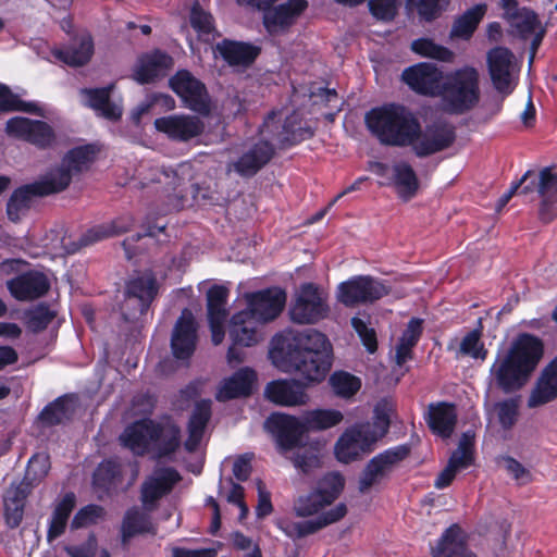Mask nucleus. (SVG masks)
<instances>
[{
  "mask_svg": "<svg viewBox=\"0 0 557 557\" xmlns=\"http://www.w3.org/2000/svg\"><path fill=\"white\" fill-rule=\"evenodd\" d=\"M269 357L277 369L296 372L308 384L319 383L331 370L332 345L317 330H285L272 338Z\"/></svg>",
  "mask_w": 557,
  "mask_h": 557,
  "instance_id": "f257e3e1",
  "label": "nucleus"
},
{
  "mask_svg": "<svg viewBox=\"0 0 557 557\" xmlns=\"http://www.w3.org/2000/svg\"><path fill=\"white\" fill-rule=\"evenodd\" d=\"M544 356V344L537 336L521 333L507 349L497 351L490 368L491 383L505 394L520 391L530 381Z\"/></svg>",
  "mask_w": 557,
  "mask_h": 557,
  "instance_id": "f03ea898",
  "label": "nucleus"
},
{
  "mask_svg": "<svg viewBox=\"0 0 557 557\" xmlns=\"http://www.w3.org/2000/svg\"><path fill=\"white\" fill-rule=\"evenodd\" d=\"M364 122L369 132L385 146L408 147L420 133V122L405 106L388 103L371 109Z\"/></svg>",
  "mask_w": 557,
  "mask_h": 557,
  "instance_id": "7ed1b4c3",
  "label": "nucleus"
},
{
  "mask_svg": "<svg viewBox=\"0 0 557 557\" xmlns=\"http://www.w3.org/2000/svg\"><path fill=\"white\" fill-rule=\"evenodd\" d=\"M392 408L386 403L374 407L372 421L359 422L349 426L335 444L338 461L349 463L371 453L391 426Z\"/></svg>",
  "mask_w": 557,
  "mask_h": 557,
  "instance_id": "20e7f679",
  "label": "nucleus"
},
{
  "mask_svg": "<svg viewBox=\"0 0 557 557\" xmlns=\"http://www.w3.org/2000/svg\"><path fill=\"white\" fill-rule=\"evenodd\" d=\"M440 96L443 108L450 114H463L480 100V75L476 69L466 65L448 73Z\"/></svg>",
  "mask_w": 557,
  "mask_h": 557,
  "instance_id": "39448f33",
  "label": "nucleus"
},
{
  "mask_svg": "<svg viewBox=\"0 0 557 557\" xmlns=\"http://www.w3.org/2000/svg\"><path fill=\"white\" fill-rule=\"evenodd\" d=\"M70 185V176L61 170H50L40 180L16 188L7 203L11 221L17 222L30 208L34 198L57 194Z\"/></svg>",
  "mask_w": 557,
  "mask_h": 557,
  "instance_id": "423d86ee",
  "label": "nucleus"
},
{
  "mask_svg": "<svg viewBox=\"0 0 557 557\" xmlns=\"http://www.w3.org/2000/svg\"><path fill=\"white\" fill-rule=\"evenodd\" d=\"M228 337L227 362L238 364L245 359L244 348L256 346L263 339L261 323L251 317L250 311L236 312L230 321Z\"/></svg>",
  "mask_w": 557,
  "mask_h": 557,
  "instance_id": "0eeeda50",
  "label": "nucleus"
},
{
  "mask_svg": "<svg viewBox=\"0 0 557 557\" xmlns=\"http://www.w3.org/2000/svg\"><path fill=\"white\" fill-rule=\"evenodd\" d=\"M499 3L504 10V17L511 28V34L523 40L531 38L530 62H532L545 36V27L534 11L520 8L516 0H499Z\"/></svg>",
  "mask_w": 557,
  "mask_h": 557,
  "instance_id": "6e6552de",
  "label": "nucleus"
},
{
  "mask_svg": "<svg viewBox=\"0 0 557 557\" xmlns=\"http://www.w3.org/2000/svg\"><path fill=\"white\" fill-rule=\"evenodd\" d=\"M409 453L410 447L408 445H398L385 449L371 458L359 476V492L362 494L369 493L372 488L383 483L393 472L394 468L407 458Z\"/></svg>",
  "mask_w": 557,
  "mask_h": 557,
  "instance_id": "1a4fd4ad",
  "label": "nucleus"
},
{
  "mask_svg": "<svg viewBox=\"0 0 557 557\" xmlns=\"http://www.w3.org/2000/svg\"><path fill=\"white\" fill-rule=\"evenodd\" d=\"M345 479L339 472H330L321 478L317 487L306 496H300L294 511L298 517H309L331 505L342 494Z\"/></svg>",
  "mask_w": 557,
  "mask_h": 557,
  "instance_id": "9d476101",
  "label": "nucleus"
},
{
  "mask_svg": "<svg viewBox=\"0 0 557 557\" xmlns=\"http://www.w3.org/2000/svg\"><path fill=\"white\" fill-rule=\"evenodd\" d=\"M158 293L152 275H141L126 284L121 314L126 322H135L146 313Z\"/></svg>",
  "mask_w": 557,
  "mask_h": 557,
  "instance_id": "9b49d317",
  "label": "nucleus"
},
{
  "mask_svg": "<svg viewBox=\"0 0 557 557\" xmlns=\"http://www.w3.org/2000/svg\"><path fill=\"white\" fill-rule=\"evenodd\" d=\"M278 112L271 111L264 119L259 128L262 137L276 140L281 145H296L313 136L310 126L302 125V119L299 113L293 112L288 115L282 126L278 125Z\"/></svg>",
  "mask_w": 557,
  "mask_h": 557,
  "instance_id": "f8f14e48",
  "label": "nucleus"
},
{
  "mask_svg": "<svg viewBox=\"0 0 557 557\" xmlns=\"http://www.w3.org/2000/svg\"><path fill=\"white\" fill-rule=\"evenodd\" d=\"M326 297L313 283L302 284L290 306V319L299 324H313L327 317Z\"/></svg>",
  "mask_w": 557,
  "mask_h": 557,
  "instance_id": "ddd939ff",
  "label": "nucleus"
},
{
  "mask_svg": "<svg viewBox=\"0 0 557 557\" xmlns=\"http://www.w3.org/2000/svg\"><path fill=\"white\" fill-rule=\"evenodd\" d=\"M388 292V287L380 280L370 275H357L338 285L336 297L345 307L352 308L379 300Z\"/></svg>",
  "mask_w": 557,
  "mask_h": 557,
  "instance_id": "4468645a",
  "label": "nucleus"
},
{
  "mask_svg": "<svg viewBox=\"0 0 557 557\" xmlns=\"http://www.w3.org/2000/svg\"><path fill=\"white\" fill-rule=\"evenodd\" d=\"M170 87L183 100L191 111L208 114L210 101L203 83L196 78L189 71L181 70L170 78Z\"/></svg>",
  "mask_w": 557,
  "mask_h": 557,
  "instance_id": "2eb2a0df",
  "label": "nucleus"
},
{
  "mask_svg": "<svg viewBox=\"0 0 557 557\" xmlns=\"http://www.w3.org/2000/svg\"><path fill=\"white\" fill-rule=\"evenodd\" d=\"M181 480V474L172 467L156 468L140 487V500L145 511L154 510L158 502L170 494Z\"/></svg>",
  "mask_w": 557,
  "mask_h": 557,
  "instance_id": "dca6fc26",
  "label": "nucleus"
},
{
  "mask_svg": "<svg viewBox=\"0 0 557 557\" xmlns=\"http://www.w3.org/2000/svg\"><path fill=\"white\" fill-rule=\"evenodd\" d=\"M9 136L25 140L39 148L51 147L55 140L52 127L38 120H30L23 116L11 117L5 125Z\"/></svg>",
  "mask_w": 557,
  "mask_h": 557,
  "instance_id": "f3484780",
  "label": "nucleus"
},
{
  "mask_svg": "<svg viewBox=\"0 0 557 557\" xmlns=\"http://www.w3.org/2000/svg\"><path fill=\"white\" fill-rule=\"evenodd\" d=\"M265 428L275 438L281 450L286 451L299 445L305 428L304 417L297 418L286 413H272L265 420Z\"/></svg>",
  "mask_w": 557,
  "mask_h": 557,
  "instance_id": "a211bd4d",
  "label": "nucleus"
},
{
  "mask_svg": "<svg viewBox=\"0 0 557 557\" xmlns=\"http://www.w3.org/2000/svg\"><path fill=\"white\" fill-rule=\"evenodd\" d=\"M247 308L251 317H255L261 324L274 320L282 312L286 294L277 287L267 288L256 293L245 295Z\"/></svg>",
  "mask_w": 557,
  "mask_h": 557,
  "instance_id": "6ab92c4d",
  "label": "nucleus"
},
{
  "mask_svg": "<svg viewBox=\"0 0 557 557\" xmlns=\"http://www.w3.org/2000/svg\"><path fill=\"white\" fill-rule=\"evenodd\" d=\"M488 73L495 89L507 96L515 89L512 72L515 55L506 47H495L487 52Z\"/></svg>",
  "mask_w": 557,
  "mask_h": 557,
  "instance_id": "aec40b11",
  "label": "nucleus"
},
{
  "mask_svg": "<svg viewBox=\"0 0 557 557\" xmlns=\"http://www.w3.org/2000/svg\"><path fill=\"white\" fill-rule=\"evenodd\" d=\"M401 78L418 94L440 96L445 77L437 65L422 62L406 69Z\"/></svg>",
  "mask_w": 557,
  "mask_h": 557,
  "instance_id": "412c9836",
  "label": "nucleus"
},
{
  "mask_svg": "<svg viewBox=\"0 0 557 557\" xmlns=\"http://www.w3.org/2000/svg\"><path fill=\"white\" fill-rule=\"evenodd\" d=\"M455 138V131L450 125L434 123L428 125L423 131L420 127L419 135L409 146L417 157L423 158L448 148Z\"/></svg>",
  "mask_w": 557,
  "mask_h": 557,
  "instance_id": "4be33fe9",
  "label": "nucleus"
},
{
  "mask_svg": "<svg viewBox=\"0 0 557 557\" xmlns=\"http://www.w3.org/2000/svg\"><path fill=\"white\" fill-rule=\"evenodd\" d=\"M157 131L175 141H188L205 131V123L196 115L173 114L154 120Z\"/></svg>",
  "mask_w": 557,
  "mask_h": 557,
  "instance_id": "5701e85b",
  "label": "nucleus"
},
{
  "mask_svg": "<svg viewBox=\"0 0 557 557\" xmlns=\"http://www.w3.org/2000/svg\"><path fill=\"white\" fill-rule=\"evenodd\" d=\"M196 345V322L191 312L188 309H184L173 327L171 336L173 356L178 360H187L194 354Z\"/></svg>",
  "mask_w": 557,
  "mask_h": 557,
  "instance_id": "b1692460",
  "label": "nucleus"
},
{
  "mask_svg": "<svg viewBox=\"0 0 557 557\" xmlns=\"http://www.w3.org/2000/svg\"><path fill=\"white\" fill-rule=\"evenodd\" d=\"M307 384L295 380H276L267 384L265 397L273 404L284 407H298L308 404Z\"/></svg>",
  "mask_w": 557,
  "mask_h": 557,
  "instance_id": "393cba45",
  "label": "nucleus"
},
{
  "mask_svg": "<svg viewBox=\"0 0 557 557\" xmlns=\"http://www.w3.org/2000/svg\"><path fill=\"white\" fill-rule=\"evenodd\" d=\"M347 513V507L344 503L337 504L332 509L323 512L315 519L306 521H282L280 523L281 530L289 537L300 539L309 534L335 523L343 519Z\"/></svg>",
  "mask_w": 557,
  "mask_h": 557,
  "instance_id": "a878e982",
  "label": "nucleus"
},
{
  "mask_svg": "<svg viewBox=\"0 0 557 557\" xmlns=\"http://www.w3.org/2000/svg\"><path fill=\"white\" fill-rule=\"evenodd\" d=\"M7 286L15 299L28 301L44 296L50 288V282L45 273L28 271L9 280Z\"/></svg>",
  "mask_w": 557,
  "mask_h": 557,
  "instance_id": "bb28decb",
  "label": "nucleus"
},
{
  "mask_svg": "<svg viewBox=\"0 0 557 557\" xmlns=\"http://www.w3.org/2000/svg\"><path fill=\"white\" fill-rule=\"evenodd\" d=\"M274 147L269 139H262L250 146L236 161L233 170L243 177H251L258 173L273 157Z\"/></svg>",
  "mask_w": 557,
  "mask_h": 557,
  "instance_id": "cd10ccee",
  "label": "nucleus"
},
{
  "mask_svg": "<svg viewBox=\"0 0 557 557\" xmlns=\"http://www.w3.org/2000/svg\"><path fill=\"white\" fill-rule=\"evenodd\" d=\"M114 85L100 88H82L79 95L84 106L92 109L98 115L116 121L122 116V107L111 101V92Z\"/></svg>",
  "mask_w": 557,
  "mask_h": 557,
  "instance_id": "c85d7f7f",
  "label": "nucleus"
},
{
  "mask_svg": "<svg viewBox=\"0 0 557 557\" xmlns=\"http://www.w3.org/2000/svg\"><path fill=\"white\" fill-rule=\"evenodd\" d=\"M156 422L150 419L135 421L120 435L121 444L137 456L145 455L152 445Z\"/></svg>",
  "mask_w": 557,
  "mask_h": 557,
  "instance_id": "c756f323",
  "label": "nucleus"
},
{
  "mask_svg": "<svg viewBox=\"0 0 557 557\" xmlns=\"http://www.w3.org/2000/svg\"><path fill=\"white\" fill-rule=\"evenodd\" d=\"M307 7L308 2L306 0H287L264 13V26L269 33H277L294 24Z\"/></svg>",
  "mask_w": 557,
  "mask_h": 557,
  "instance_id": "7c9ffc66",
  "label": "nucleus"
},
{
  "mask_svg": "<svg viewBox=\"0 0 557 557\" xmlns=\"http://www.w3.org/2000/svg\"><path fill=\"white\" fill-rule=\"evenodd\" d=\"M257 374L251 368L245 367L232 376L224 379L216 392V399L225 401L234 398L249 396L252 392Z\"/></svg>",
  "mask_w": 557,
  "mask_h": 557,
  "instance_id": "2f4dec72",
  "label": "nucleus"
},
{
  "mask_svg": "<svg viewBox=\"0 0 557 557\" xmlns=\"http://www.w3.org/2000/svg\"><path fill=\"white\" fill-rule=\"evenodd\" d=\"M557 397V356L542 370L530 396L528 407L535 408Z\"/></svg>",
  "mask_w": 557,
  "mask_h": 557,
  "instance_id": "473e14b6",
  "label": "nucleus"
},
{
  "mask_svg": "<svg viewBox=\"0 0 557 557\" xmlns=\"http://www.w3.org/2000/svg\"><path fill=\"white\" fill-rule=\"evenodd\" d=\"M425 419L433 433L447 438L453 434L456 426V407L448 403L431 404Z\"/></svg>",
  "mask_w": 557,
  "mask_h": 557,
  "instance_id": "72a5a7b5",
  "label": "nucleus"
},
{
  "mask_svg": "<svg viewBox=\"0 0 557 557\" xmlns=\"http://www.w3.org/2000/svg\"><path fill=\"white\" fill-rule=\"evenodd\" d=\"M173 64V59L165 52L156 50L143 55L134 71V78L140 84L152 82L163 75Z\"/></svg>",
  "mask_w": 557,
  "mask_h": 557,
  "instance_id": "f704fd0d",
  "label": "nucleus"
},
{
  "mask_svg": "<svg viewBox=\"0 0 557 557\" xmlns=\"http://www.w3.org/2000/svg\"><path fill=\"white\" fill-rule=\"evenodd\" d=\"M260 49L250 44L224 39L214 47L219 54L230 65H249L258 57Z\"/></svg>",
  "mask_w": 557,
  "mask_h": 557,
  "instance_id": "c9c22d12",
  "label": "nucleus"
},
{
  "mask_svg": "<svg viewBox=\"0 0 557 557\" xmlns=\"http://www.w3.org/2000/svg\"><path fill=\"white\" fill-rule=\"evenodd\" d=\"M76 505V496L73 492H67L54 504L51 517L48 521L47 541L53 542L60 537L66 529L69 518Z\"/></svg>",
  "mask_w": 557,
  "mask_h": 557,
  "instance_id": "e433bc0d",
  "label": "nucleus"
},
{
  "mask_svg": "<svg viewBox=\"0 0 557 557\" xmlns=\"http://www.w3.org/2000/svg\"><path fill=\"white\" fill-rule=\"evenodd\" d=\"M134 220L131 216H121L110 223H103L99 225H95L89 228L82 237L78 246H75L71 249L66 248V252L73 253L79 247L87 246L102 239L109 238L111 236L120 235L122 233L127 232L133 225Z\"/></svg>",
  "mask_w": 557,
  "mask_h": 557,
  "instance_id": "4c0bfd02",
  "label": "nucleus"
},
{
  "mask_svg": "<svg viewBox=\"0 0 557 557\" xmlns=\"http://www.w3.org/2000/svg\"><path fill=\"white\" fill-rule=\"evenodd\" d=\"M522 194L536 193L540 199L557 200V172L546 166L535 172L521 188Z\"/></svg>",
  "mask_w": 557,
  "mask_h": 557,
  "instance_id": "58836bf2",
  "label": "nucleus"
},
{
  "mask_svg": "<svg viewBox=\"0 0 557 557\" xmlns=\"http://www.w3.org/2000/svg\"><path fill=\"white\" fill-rule=\"evenodd\" d=\"M156 434H153L151 448L158 458L172 455L181 445V430L170 421L154 424Z\"/></svg>",
  "mask_w": 557,
  "mask_h": 557,
  "instance_id": "ea45409f",
  "label": "nucleus"
},
{
  "mask_svg": "<svg viewBox=\"0 0 557 557\" xmlns=\"http://www.w3.org/2000/svg\"><path fill=\"white\" fill-rule=\"evenodd\" d=\"M122 467L115 459H107L98 465L92 475L96 491L110 494L122 485Z\"/></svg>",
  "mask_w": 557,
  "mask_h": 557,
  "instance_id": "a19ab883",
  "label": "nucleus"
},
{
  "mask_svg": "<svg viewBox=\"0 0 557 557\" xmlns=\"http://www.w3.org/2000/svg\"><path fill=\"white\" fill-rule=\"evenodd\" d=\"M94 53V42L90 35H82L69 47L57 49L53 55L70 66H82L86 64Z\"/></svg>",
  "mask_w": 557,
  "mask_h": 557,
  "instance_id": "79ce46f5",
  "label": "nucleus"
},
{
  "mask_svg": "<svg viewBox=\"0 0 557 557\" xmlns=\"http://www.w3.org/2000/svg\"><path fill=\"white\" fill-rule=\"evenodd\" d=\"M487 7L479 3L457 16L451 25V39L469 40L486 13Z\"/></svg>",
  "mask_w": 557,
  "mask_h": 557,
  "instance_id": "37998d69",
  "label": "nucleus"
},
{
  "mask_svg": "<svg viewBox=\"0 0 557 557\" xmlns=\"http://www.w3.org/2000/svg\"><path fill=\"white\" fill-rule=\"evenodd\" d=\"M392 186L404 200L411 199L419 188V181L412 166L406 161H398L392 165Z\"/></svg>",
  "mask_w": 557,
  "mask_h": 557,
  "instance_id": "c03bdc74",
  "label": "nucleus"
},
{
  "mask_svg": "<svg viewBox=\"0 0 557 557\" xmlns=\"http://www.w3.org/2000/svg\"><path fill=\"white\" fill-rule=\"evenodd\" d=\"M210 417L211 401H198L188 422V438L184 444L186 450L194 451L197 449Z\"/></svg>",
  "mask_w": 557,
  "mask_h": 557,
  "instance_id": "a18cd8bd",
  "label": "nucleus"
},
{
  "mask_svg": "<svg viewBox=\"0 0 557 557\" xmlns=\"http://www.w3.org/2000/svg\"><path fill=\"white\" fill-rule=\"evenodd\" d=\"M457 524L450 525L443 533L432 557H475L469 553Z\"/></svg>",
  "mask_w": 557,
  "mask_h": 557,
  "instance_id": "49530a36",
  "label": "nucleus"
},
{
  "mask_svg": "<svg viewBox=\"0 0 557 557\" xmlns=\"http://www.w3.org/2000/svg\"><path fill=\"white\" fill-rule=\"evenodd\" d=\"M97 152L98 148L96 145L76 147L70 150L63 158L61 165L53 170H61L67 173L71 182L73 173L87 169L94 161Z\"/></svg>",
  "mask_w": 557,
  "mask_h": 557,
  "instance_id": "de8ad7c7",
  "label": "nucleus"
},
{
  "mask_svg": "<svg viewBox=\"0 0 557 557\" xmlns=\"http://www.w3.org/2000/svg\"><path fill=\"white\" fill-rule=\"evenodd\" d=\"M149 511H141L134 507L126 511L122 524V540L125 543L129 537L138 533L153 532L154 528L151 522Z\"/></svg>",
  "mask_w": 557,
  "mask_h": 557,
  "instance_id": "09e8293b",
  "label": "nucleus"
},
{
  "mask_svg": "<svg viewBox=\"0 0 557 557\" xmlns=\"http://www.w3.org/2000/svg\"><path fill=\"white\" fill-rule=\"evenodd\" d=\"M26 495L20 486L11 487L4 497V519L9 528L20 525L24 516Z\"/></svg>",
  "mask_w": 557,
  "mask_h": 557,
  "instance_id": "8fccbe9b",
  "label": "nucleus"
},
{
  "mask_svg": "<svg viewBox=\"0 0 557 557\" xmlns=\"http://www.w3.org/2000/svg\"><path fill=\"white\" fill-rule=\"evenodd\" d=\"M308 431H322L333 428L343 421V413L336 409H314L302 414Z\"/></svg>",
  "mask_w": 557,
  "mask_h": 557,
  "instance_id": "3c124183",
  "label": "nucleus"
},
{
  "mask_svg": "<svg viewBox=\"0 0 557 557\" xmlns=\"http://www.w3.org/2000/svg\"><path fill=\"white\" fill-rule=\"evenodd\" d=\"M483 331V320L479 318L476 326L467 333L460 342L459 352L463 356H469L473 359L484 360L487 356V350L481 341Z\"/></svg>",
  "mask_w": 557,
  "mask_h": 557,
  "instance_id": "603ef678",
  "label": "nucleus"
},
{
  "mask_svg": "<svg viewBox=\"0 0 557 557\" xmlns=\"http://www.w3.org/2000/svg\"><path fill=\"white\" fill-rule=\"evenodd\" d=\"M228 289L222 285H213L207 292L208 319H226Z\"/></svg>",
  "mask_w": 557,
  "mask_h": 557,
  "instance_id": "864d4df0",
  "label": "nucleus"
},
{
  "mask_svg": "<svg viewBox=\"0 0 557 557\" xmlns=\"http://www.w3.org/2000/svg\"><path fill=\"white\" fill-rule=\"evenodd\" d=\"M330 384L338 397L351 398L361 388V380L348 372L336 371L330 376Z\"/></svg>",
  "mask_w": 557,
  "mask_h": 557,
  "instance_id": "5fc2aeb1",
  "label": "nucleus"
},
{
  "mask_svg": "<svg viewBox=\"0 0 557 557\" xmlns=\"http://www.w3.org/2000/svg\"><path fill=\"white\" fill-rule=\"evenodd\" d=\"M23 111L27 113H40L36 102H26L14 95L11 89L0 83V112Z\"/></svg>",
  "mask_w": 557,
  "mask_h": 557,
  "instance_id": "6e6d98bb",
  "label": "nucleus"
},
{
  "mask_svg": "<svg viewBox=\"0 0 557 557\" xmlns=\"http://www.w3.org/2000/svg\"><path fill=\"white\" fill-rule=\"evenodd\" d=\"M72 414L71 401L60 397L47 405L40 412V420L48 425H55L69 420Z\"/></svg>",
  "mask_w": 557,
  "mask_h": 557,
  "instance_id": "4d7b16f0",
  "label": "nucleus"
},
{
  "mask_svg": "<svg viewBox=\"0 0 557 557\" xmlns=\"http://www.w3.org/2000/svg\"><path fill=\"white\" fill-rule=\"evenodd\" d=\"M473 460L474 456L472 436L465 433L459 441L458 447L453 451L448 460V465L454 467V469L458 472L470 467Z\"/></svg>",
  "mask_w": 557,
  "mask_h": 557,
  "instance_id": "13d9d810",
  "label": "nucleus"
},
{
  "mask_svg": "<svg viewBox=\"0 0 557 557\" xmlns=\"http://www.w3.org/2000/svg\"><path fill=\"white\" fill-rule=\"evenodd\" d=\"M190 24L198 33V36L205 41H209L214 38L213 17L198 4H195L191 8Z\"/></svg>",
  "mask_w": 557,
  "mask_h": 557,
  "instance_id": "bf43d9fd",
  "label": "nucleus"
},
{
  "mask_svg": "<svg viewBox=\"0 0 557 557\" xmlns=\"http://www.w3.org/2000/svg\"><path fill=\"white\" fill-rule=\"evenodd\" d=\"M411 49L416 53L432 58L441 61H447L451 58V51L447 48L436 45L433 40L428 38H420L417 40H413L411 44Z\"/></svg>",
  "mask_w": 557,
  "mask_h": 557,
  "instance_id": "052dcab7",
  "label": "nucleus"
},
{
  "mask_svg": "<svg viewBox=\"0 0 557 557\" xmlns=\"http://www.w3.org/2000/svg\"><path fill=\"white\" fill-rule=\"evenodd\" d=\"M55 312L46 305H38L26 314L27 327L32 332L45 330L54 319Z\"/></svg>",
  "mask_w": 557,
  "mask_h": 557,
  "instance_id": "680f3d73",
  "label": "nucleus"
},
{
  "mask_svg": "<svg viewBox=\"0 0 557 557\" xmlns=\"http://www.w3.org/2000/svg\"><path fill=\"white\" fill-rule=\"evenodd\" d=\"M497 416L500 425L508 430L513 426L519 413V399L508 398L496 405Z\"/></svg>",
  "mask_w": 557,
  "mask_h": 557,
  "instance_id": "e2e57ef3",
  "label": "nucleus"
},
{
  "mask_svg": "<svg viewBox=\"0 0 557 557\" xmlns=\"http://www.w3.org/2000/svg\"><path fill=\"white\" fill-rule=\"evenodd\" d=\"M104 515V509L98 505H87L81 508L72 519L71 527L73 529H79L89 524L96 523V521Z\"/></svg>",
  "mask_w": 557,
  "mask_h": 557,
  "instance_id": "0e129e2a",
  "label": "nucleus"
},
{
  "mask_svg": "<svg viewBox=\"0 0 557 557\" xmlns=\"http://www.w3.org/2000/svg\"><path fill=\"white\" fill-rule=\"evenodd\" d=\"M230 482V490L227 492H224V488L220 487V494L223 495L227 503L236 505L239 510V520H243L248 515V506L244 502L245 496V490L240 484L234 483L232 479L228 480Z\"/></svg>",
  "mask_w": 557,
  "mask_h": 557,
  "instance_id": "69168bd1",
  "label": "nucleus"
},
{
  "mask_svg": "<svg viewBox=\"0 0 557 557\" xmlns=\"http://www.w3.org/2000/svg\"><path fill=\"white\" fill-rule=\"evenodd\" d=\"M351 325L360 336L368 351L373 354L377 347L375 331L372 327H369L368 323L359 317H354L351 319Z\"/></svg>",
  "mask_w": 557,
  "mask_h": 557,
  "instance_id": "338daca9",
  "label": "nucleus"
},
{
  "mask_svg": "<svg viewBox=\"0 0 557 557\" xmlns=\"http://www.w3.org/2000/svg\"><path fill=\"white\" fill-rule=\"evenodd\" d=\"M97 549V540L95 535H89L88 539L81 544L66 545L64 550L70 557H94Z\"/></svg>",
  "mask_w": 557,
  "mask_h": 557,
  "instance_id": "774afa93",
  "label": "nucleus"
}]
</instances>
